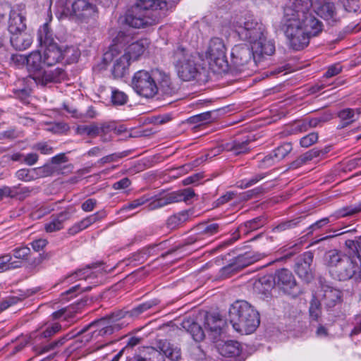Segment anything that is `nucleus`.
<instances>
[{"instance_id": "nucleus-1", "label": "nucleus", "mask_w": 361, "mask_h": 361, "mask_svg": "<svg viewBox=\"0 0 361 361\" xmlns=\"http://www.w3.org/2000/svg\"><path fill=\"white\" fill-rule=\"evenodd\" d=\"M312 6L329 23L338 20L335 5L331 1L322 0L321 4H316L312 0H290L283 8L278 29L284 34L295 50L305 48L310 38L322 30V23L310 11Z\"/></svg>"}, {"instance_id": "nucleus-2", "label": "nucleus", "mask_w": 361, "mask_h": 361, "mask_svg": "<svg viewBox=\"0 0 361 361\" xmlns=\"http://www.w3.org/2000/svg\"><path fill=\"white\" fill-rule=\"evenodd\" d=\"M157 304V300H151L140 304L130 311L118 310L114 312L109 316L91 322L79 331L76 335L83 334L81 341L85 343L97 339L99 336L111 335L114 331L121 329L126 325L124 322H118L119 320L127 317H136Z\"/></svg>"}, {"instance_id": "nucleus-3", "label": "nucleus", "mask_w": 361, "mask_h": 361, "mask_svg": "<svg viewBox=\"0 0 361 361\" xmlns=\"http://www.w3.org/2000/svg\"><path fill=\"white\" fill-rule=\"evenodd\" d=\"M166 11L165 0H137L126 13L124 22L133 28H146L157 24Z\"/></svg>"}, {"instance_id": "nucleus-4", "label": "nucleus", "mask_w": 361, "mask_h": 361, "mask_svg": "<svg viewBox=\"0 0 361 361\" xmlns=\"http://www.w3.org/2000/svg\"><path fill=\"white\" fill-rule=\"evenodd\" d=\"M229 320L241 334L253 333L260 323L259 312L245 300L235 301L229 309Z\"/></svg>"}, {"instance_id": "nucleus-5", "label": "nucleus", "mask_w": 361, "mask_h": 361, "mask_svg": "<svg viewBox=\"0 0 361 361\" xmlns=\"http://www.w3.org/2000/svg\"><path fill=\"white\" fill-rule=\"evenodd\" d=\"M171 60L178 76L184 81L199 79L205 72L198 55L185 47H177L173 52Z\"/></svg>"}, {"instance_id": "nucleus-6", "label": "nucleus", "mask_w": 361, "mask_h": 361, "mask_svg": "<svg viewBox=\"0 0 361 361\" xmlns=\"http://www.w3.org/2000/svg\"><path fill=\"white\" fill-rule=\"evenodd\" d=\"M345 245L352 252L345 258L334 276L339 281L361 279V237L345 240Z\"/></svg>"}, {"instance_id": "nucleus-7", "label": "nucleus", "mask_w": 361, "mask_h": 361, "mask_svg": "<svg viewBox=\"0 0 361 361\" xmlns=\"http://www.w3.org/2000/svg\"><path fill=\"white\" fill-rule=\"evenodd\" d=\"M56 15L59 19L71 18L81 22L92 17L97 11L96 6L86 0H57Z\"/></svg>"}, {"instance_id": "nucleus-8", "label": "nucleus", "mask_w": 361, "mask_h": 361, "mask_svg": "<svg viewBox=\"0 0 361 361\" xmlns=\"http://www.w3.org/2000/svg\"><path fill=\"white\" fill-rule=\"evenodd\" d=\"M195 196L193 189L190 188L173 191L171 192H160L154 196L147 195L146 208L149 211L162 208L168 204L179 202H188Z\"/></svg>"}, {"instance_id": "nucleus-9", "label": "nucleus", "mask_w": 361, "mask_h": 361, "mask_svg": "<svg viewBox=\"0 0 361 361\" xmlns=\"http://www.w3.org/2000/svg\"><path fill=\"white\" fill-rule=\"evenodd\" d=\"M160 74L159 70H154L151 73L141 70L137 71L132 79V87L137 94L152 98L158 92L157 80Z\"/></svg>"}, {"instance_id": "nucleus-10", "label": "nucleus", "mask_w": 361, "mask_h": 361, "mask_svg": "<svg viewBox=\"0 0 361 361\" xmlns=\"http://www.w3.org/2000/svg\"><path fill=\"white\" fill-rule=\"evenodd\" d=\"M233 27L240 39L250 44L262 39L265 32L264 25L250 16L238 18L233 23Z\"/></svg>"}, {"instance_id": "nucleus-11", "label": "nucleus", "mask_w": 361, "mask_h": 361, "mask_svg": "<svg viewBox=\"0 0 361 361\" xmlns=\"http://www.w3.org/2000/svg\"><path fill=\"white\" fill-rule=\"evenodd\" d=\"M226 48L222 39L212 38L206 51V57L213 71L216 73L226 72L228 63L226 59Z\"/></svg>"}, {"instance_id": "nucleus-12", "label": "nucleus", "mask_w": 361, "mask_h": 361, "mask_svg": "<svg viewBox=\"0 0 361 361\" xmlns=\"http://www.w3.org/2000/svg\"><path fill=\"white\" fill-rule=\"evenodd\" d=\"M231 68L238 73L246 71H254L257 61L254 59L252 48L246 44H238L234 46L231 51Z\"/></svg>"}, {"instance_id": "nucleus-13", "label": "nucleus", "mask_w": 361, "mask_h": 361, "mask_svg": "<svg viewBox=\"0 0 361 361\" xmlns=\"http://www.w3.org/2000/svg\"><path fill=\"white\" fill-rule=\"evenodd\" d=\"M105 61H111L113 63L111 73L114 78H123L129 73L130 61L118 49V45H113L104 54Z\"/></svg>"}, {"instance_id": "nucleus-14", "label": "nucleus", "mask_w": 361, "mask_h": 361, "mask_svg": "<svg viewBox=\"0 0 361 361\" xmlns=\"http://www.w3.org/2000/svg\"><path fill=\"white\" fill-rule=\"evenodd\" d=\"M219 224L216 223L200 224L196 227L198 232L189 236L185 243V245L197 244L199 247H203L212 235L219 232Z\"/></svg>"}, {"instance_id": "nucleus-15", "label": "nucleus", "mask_w": 361, "mask_h": 361, "mask_svg": "<svg viewBox=\"0 0 361 361\" xmlns=\"http://www.w3.org/2000/svg\"><path fill=\"white\" fill-rule=\"evenodd\" d=\"M274 284L286 294L296 296V281L292 272L287 269H281L276 271L273 279Z\"/></svg>"}, {"instance_id": "nucleus-16", "label": "nucleus", "mask_w": 361, "mask_h": 361, "mask_svg": "<svg viewBox=\"0 0 361 361\" xmlns=\"http://www.w3.org/2000/svg\"><path fill=\"white\" fill-rule=\"evenodd\" d=\"M265 224L266 219L262 216L247 221L243 224H241L232 234V238L225 241L224 244L226 245H232L234 242L239 239L240 232H243L244 234L247 235L249 233L262 227Z\"/></svg>"}, {"instance_id": "nucleus-17", "label": "nucleus", "mask_w": 361, "mask_h": 361, "mask_svg": "<svg viewBox=\"0 0 361 361\" xmlns=\"http://www.w3.org/2000/svg\"><path fill=\"white\" fill-rule=\"evenodd\" d=\"M314 255L312 252H305L299 259H298L295 271L300 278L306 281H310L313 278L311 265L313 262Z\"/></svg>"}, {"instance_id": "nucleus-18", "label": "nucleus", "mask_w": 361, "mask_h": 361, "mask_svg": "<svg viewBox=\"0 0 361 361\" xmlns=\"http://www.w3.org/2000/svg\"><path fill=\"white\" fill-rule=\"evenodd\" d=\"M252 48L254 52V59L260 61L265 56H271L275 51L274 44L271 41H267L264 33L262 39L252 42Z\"/></svg>"}, {"instance_id": "nucleus-19", "label": "nucleus", "mask_w": 361, "mask_h": 361, "mask_svg": "<svg viewBox=\"0 0 361 361\" xmlns=\"http://www.w3.org/2000/svg\"><path fill=\"white\" fill-rule=\"evenodd\" d=\"M26 29L25 16L18 9L10 11L8 30L11 35L23 32Z\"/></svg>"}, {"instance_id": "nucleus-20", "label": "nucleus", "mask_w": 361, "mask_h": 361, "mask_svg": "<svg viewBox=\"0 0 361 361\" xmlns=\"http://www.w3.org/2000/svg\"><path fill=\"white\" fill-rule=\"evenodd\" d=\"M348 256L336 250H331L326 252L324 255V262L329 267L331 274L335 276L338 267L343 264L345 258Z\"/></svg>"}, {"instance_id": "nucleus-21", "label": "nucleus", "mask_w": 361, "mask_h": 361, "mask_svg": "<svg viewBox=\"0 0 361 361\" xmlns=\"http://www.w3.org/2000/svg\"><path fill=\"white\" fill-rule=\"evenodd\" d=\"M329 147H324L322 149L313 148L300 155L295 161H293L291 163V167L297 169L304 164H306L307 162L312 161L315 158H323L324 155L329 152Z\"/></svg>"}, {"instance_id": "nucleus-22", "label": "nucleus", "mask_w": 361, "mask_h": 361, "mask_svg": "<svg viewBox=\"0 0 361 361\" xmlns=\"http://www.w3.org/2000/svg\"><path fill=\"white\" fill-rule=\"evenodd\" d=\"M44 65L52 66L63 59L62 50L56 45L44 47L42 54Z\"/></svg>"}, {"instance_id": "nucleus-23", "label": "nucleus", "mask_w": 361, "mask_h": 361, "mask_svg": "<svg viewBox=\"0 0 361 361\" xmlns=\"http://www.w3.org/2000/svg\"><path fill=\"white\" fill-rule=\"evenodd\" d=\"M360 114L361 111L360 109L345 108L339 111L337 114L340 119L338 128H344L352 124L359 118Z\"/></svg>"}, {"instance_id": "nucleus-24", "label": "nucleus", "mask_w": 361, "mask_h": 361, "mask_svg": "<svg viewBox=\"0 0 361 361\" xmlns=\"http://www.w3.org/2000/svg\"><path fill=\"white\" fill-rule=\"evenodd\" d=\"M70 218V213L65 210L51 216V221L44 224V229L47 233L60 231L63 228V223Z\"/></svg>"}, {"instance_id": "nucleus-25", "label": "nucleus", "mask_w": 361, "mask_h": 361, "mask_svg": "<svg viewBox=\"0 0 361 361\" xmlns=\"http://www.w3.org/2000/svg\"><path fill=\"white\" fill-rule=\"evenodd\" d=\"M44 65L42 53L39 51H32L27 56V69L32 77L42 70Z\"/></svg>"}, {"instance_id": "nucleus-26", "label": "nucleus", "mask_w": 361, "mask_h": 361, "mask_svg": "<svg viewBox=\"0 0 361 361\" xmlns=\"http://www.w3.org/2000/svg\"><path fill=\"white\" fill-rule=\"evenodd\" d=\"M252 286L255 293L267 297L274 286L273 278L271 276H264L256 279Z\"/></svg>"}, {"instance_id": "nucleus-27", "label": "nucleus", "mask_w": 361, "mask_h": 361, "mask_svg": "<svg viewBox=\"0 0 361 361\" xmlns=\"http://www.w3.org/2000/svg\"><path fill=\"white\" fill-rule=\"evenodd\" d=\"M10 42L16 49L25 50L30 47L32 39L29 34L23 31L11 35Z\"/></svg>"}, {"instance_id": "nucleus-28", "label": "nucleus", "mask_w": 361, "mask_h": 361, "mask_svg": "<svg viewBox=\"0 0 361 361\" xmlns=\"http://www.w3.org/2000/svg\"><path fill=\"white\" fill-rule=\"evenodd\" d=\"M292 145L289 142L283 143L276 148L271 154L266 156L263 161L267 164H271L274 161H279L285 158L292 150Z\"/></svg>"}, {"instance_id": "nucleus-29", "label": "nucleus", "mask_w": 361, "mask_h": 361, "mask_svg": "<svg viewBox=\"0 0 361 361\" xmlns=\"http://www.w3.org/2000/svg\"><path fill=\"white\" fill-rule=\"evenodd\" d=\"M37 40L42 47L56 45L49 23H45L37 31Z\"/></svg>"}, {"instance_id": "nucleus-30", "label": "nucleus", "mask_w": 361, "mask_h": 361, "mask_svg": "<svg viewBox=\"0 0 361 361\" xmlns=\"http://www.w3.org/2000/svg\"><path fill=\"white\" fill-rule=\"evenodd\" d=\"M157 83L158 91H161L165 96H172L177 92V88L172 85L169 76L161 71Z\"/></svg>"}, {"instance_id": "nucleus-31", "label": "nucleus", "mask_w": 361, "mask_h": 361, "mask_svg": "<svg viewBox=\"0 0 361 361\" xmlns=\"http://www.w3.org/2000/svg\"><path fill=\"white\" fill-rule=\"evenodd\" d=\"M322 288L324 292L323 300L324 305L328 308L334 307L336 303L341 300V291L329 286H325Z\"/></svg>"}, {"instance_id": "nucleus-32", "label": "nucleus", "mask_w": 361, "mask_h": 361, "mask_svg": "<svg viewBox=\"0 0 361 361\" xmlns=\"http://www.w3.org/2000/svg\"><path fill=\"white\" fill-rule=\"evenodd\" d=\"M159 348L172 361H178L181 357L180 349L166 340L159 342Z\"/></svg>"}, {"instance_id": "nucleus-33", "label": "nucleus", "mask_w": 361, "mask_h": 361, "mask_svg": "<svg viewBox=\"0 0 361 361\" xmlns=\"http://www.w3.org/2000/svg\"><path fill=\"white\" fill-rule=\"evenodd\" d=\"M145 49L146 46L143 41H136L129 44L123 54L127 56L130 61H134L143 54Z\"/></svg>"}, {"instance_id": "nucleus-34", "label": "nucleus", "mask_w": 361, "mask_h": 361, "mask_svg": "<svg viewBox=\"0 0 361 361\" xmlns=\"http://www.w3.org/2000/svg\"><path fill=\"white\" fill-rule=\"evenodd\" d=\"M44 171L42 168L21 169L17 171L16 176L20 180L30 182L39 178Z\"/></svg>"}, {"instance_id": "nucleus-35", "label": "nucleus", "mask_w": 361, "mask_h": 361, "mask_svg": "<svg viewBox=\"0 0 361 361\" xmlns=\"http://www.w3.org/2000/svg\"><path fill=\"white\" fill-rule=\"evenodd\" d=\"M183 327L189 332L195 341H201L204 338V332L202 328L196 322L186 320L183 322Z\"/></svg>"}, {"instance_id": "nucleus-36", "label": "nucleus", "mask_w": 361, "mask_h": 361, "mask_svg": "<svg viewBox=\"0 0 361 361\" xmlns=\"http://www.w3.org/2000/svg\"><path fill=\"white\" fill-rule=\"evenodd\" d=\"M219 352L224 357H238L241 353L240 345L237 341H230L219 348Z\"/></svg>"}, {"instance_id": "nucleus-37", "label": "nucleus", "mask_w": 361, "mask_h": 361, "mask_svg": "<svg viewBox=\"0 0 361 361\" xmlns=\"http://www.w3.org/2000/svg\"><path fill=\"white\" fill-rule=\"evenodd\" d=\"M223 320L217 314H207L204 318V327L207 330L219 333L221 331Z\"/></svg>"}, {"instance_id": "nucleus-38", "label": "nucleus", "mask_w": 361, "mask_h": 361, "mask_svg": "<svg viewBox=\"0 0 361 361\" xmlns=\"http://www.w3.org/2000/svg\"><path fill=\"white\" fill-rule=\"evenodd\" d=\"M188 219L189 215L188 212L182 211L169 217L166 224L168 228L170 229H174L182 226L188 220Z\"/></svg>"}, {"instance_id": "nucleus-39", "label": "nucleus", "mask_w": 361, "mask_h": 361, "mask_svg": "<svg viewBox=\"0 0 361 361\" xmlns=\"http://www.w3.org/2000/svg\"><path fill=\"white\" fill-rule=\"evenodd\" d=\"M249 143L250 142L247 140L242 142L235 140L233 142L226 143V151L232 152L234 154L238 155L249 151Z\"/></svg>"}, {"instance_id": "nucleus-40", "label": "nucleus", "mask_w": 361, "mask_h": 361, "mask_svg": "<svg viewBox=\"0 0 361 361\" xmlns=\"http://www.w3.org/2000/svg\"><path fill=\"white\" fill-rule=\"evenodd\" d=\"M22 262L20 261H13L12 256L10 254H6L0 256V273L13 269L21 267Z\"/></svg>"}, {"instance_id": "nucleus-41", "label": "nucleus", "mask_w": 361, "mask_h": 361, "mask_svg": "<svg viewBox=\"0 0 361 361\" xmlns=\"http://www.w3.org/2000/svg\"><path fill=\"white\" fill-rule=\"evenodd\" d=\"M106 214L104 212H96L90 215L79 222H77L81 231L88 228L90 225L104 218Z\"/></svg>"}, {"instance_id": "nucleus-42", "label": "nucleus", "mask_w": 361, "mask_h": 361, "mask_svg": "<svg viewBox=\"0 0 361 361\" xmlns=\"http://www.w3.org/2000/svg\"><path fill=\"white\" fill-rule=\"evenodd\" d=\"M31 78L35 81L37 84H40L42 85H46L49 82H54L55 79L50 71H42V70L32 75Z\"/></svg>"}, {"instance_id": "nucleus-43", "label": "nucleus", "mask_w": 361, "mask_h": 361, "mask_svg": "<svg viewBox=\"0 0 361 361\" xmlns=\"http://www.w3.org/2000/svg\"><path fill=\"white\" fill-rule=\"evenodd\" d=\"M130 154V151H123L121 152H115L104 156L97 161V164L103 166L106 164L118 161L119 159L127 157Z\"/></svg>"}, {"instance_id": "nucleus-44", "label": "nucleus", "mask_w": 361, "mask_h": 361, "mask_svg": "<svg viewBox=\"0 0 361 361\" xmlns=\"http://www.w3.org/2000/svg\"><path fill=\"white\" fill-rule=\"evenodd\" d=\"M63 59L68 63L76 62L80 56L79 49L73 46L66 47L63 51Z\"/></svg>"}, {"instance_id": "nucleus-45", "label": "nucleus", "mask_w": 361, "mask_h": 361, "mask_svg": "<svg viewBox=\"0 0 361 361\" xmlns=\"http://www.w3.org/2000/svg\"><path fill=\"white\" fill-rule=\"evenodd\" d=\"M87 300H81L75 304H72L71 305L65 307L64 312V320H69L74 317L75 314L78 312L79 310L82 308L86 305Z\"/></svg>"}, {"instance_id": "nucleus-46", "label": "nucleus", "mask_w": 361, "mask_h": 361, "mask_svg": "<svg viewBox=\"0 0 361 361\" xmlns=\"http://www.w3.org/2000/svg\"><path fill=\"white\" fill-rule=\"evenodd\" d=\"M361 212V203L355 205L344 207L338 209L336 214L338 218L353 215Z\"/></svg>"}, {"instance_id": "nucleus-47", "label": "nucleus", "mask_w": 361, "mask_h": 361, "mask_svg": "<svg viewBox=\"0 0 361 361\" xmlns=\"http://www.w3.org/2000/svg\"><path fill=\"white\" fill-rule=\"evenodd\" d=\"M77 133L78 134H86L88 136L96 137L99 135L98 126L96 124L78 126Z\"/></svg>"}, {"instance_id": "nucleus-48", "label": "nucleus", "mask_w": 361, "mask_h": 361, "mask_svg": "<svg viewBox=\"0 0 361 361\" xmlns=\"http://www.w3.org/2000/svg\"><path fill=\"white\" fill-rule=\"evenodd\" d=\"M310 316L313 320H317L320 317L322 311H321V305L319 300L316 298H313L310 302V305L309 308Z\"/></svg>"}, {"instance_id": "nucleus-49", "label": "nucleus", "mask_w": 361, "mask_h": 361, "mask_svg": "<svg viewBox=\"0 0 361 361\" xmlns=\"http://www.w3.org/2000/svg\"><path fill=\"white\" fill-rule=\"evenodd\" d=\"M111 102L115 106L123 105L127 102L128 96L121 91L114 90L111 92Z\"/></svg>"}, {"instance_id": "nucleus-50", "label": "nucleus", "mask_w": 361, "mask_h": 361, "mask_svg": "<svg viewBox=\"0 0 361 361\" xmlns=\"http://www.w3.org/2000/svg\"><path fill=\"white\" fill-rule=\"evenodd\" d=\"M148 200L149 199H147V195H145L123 205V207L121 209L120 212H122L127 210L136 209L138 207L146 204Z\"/></svg>"}, {"instance_id": "nucleus-51", "label": "nucleus", "mask_w": 361, "mask_h": 361, "mask_svg": "<svg viewBox=\"0 0 361 361\" xmlns=\"http://www.w3.org/2000/svg\"><path fill=\"white\" fill-rule=\"evenodd\" d=\"M61 329V325L59 323H54L51 326H47L39 335L40 338H47L53 336Z\"/></svg>"}, {"instance_id": "nucleus-52", "label": "nucleus", "mask_w": 361, "mask_h": 361, "mask_svg": "<svg viewBox=\"0 0 361 361\" xmlns=\"http://www.w3.org/2000/svg\"><path fill=\"white\" fill-rule=\"evenodd\" d=\"M212 119V111H206L193 116H191L188 120L189 122L194 124H201L202 123H207Z\"/></svg>"}, {"instance_id": "nucleus-53", "label": "nucleus", "mask_w": 361, "mask_h": 361, "mask_svg": "<svg viewBox=\"0 0 361 361\" xmlns=\"http://www.w3.org/2000/svg\"><path fill=\"white\" fill-rule=\"evenodd\" d=\"M30 255V249L27 246L16 247L13 250V257L18 259L26 260Z\"/></svg>"}, {"instance_id": "nucleus-54", "label": "nucleus", "mask_w": 361, "mask_h": 361, "mask_svg": "<svg viewBox=\"0 0 361 361\" xmlns=\"http://www.w3.org/2000/svg\"><path fill=\"white\" fill-rule=\"evenodd\" d=\"M329 222L330 219L329 217H325L317 221L307 228V235L312 234L314 231L321 229L322 227L327 225Z\"/></svg>"}, {"instance_id": "nucleus-55", "label": "nucleus", "mask_w": 361, "mask_h": 361, "mask_svg": "<svg viewBox=\"0 0 361 361\" xmlns=\"http://www.w3.org/2000/svg\"><path fill=\"white\" fill-rule=\"evenodd\" d=\"M264 177H265V175H264L262 173L256 174V175H255L253 177H252L250 179L242 180L240 182L239 187L240 188H249V187L256 184L259 180H262Z\"/></svg>"}, {"instance_id": "nucleus-56", "label": "nucleus", "mask_w": 361, "mask_h": 361, "mask_svg": "<svg viewBox=\"0 0 361 361\" xmlns=\"http://www.w3.org/2000/svg\"><path fill=\"white\" fill-rule=\"evenodd\" d=\"M13 92L16 98L23 102H25L30 94L31 90L28 87H24L23 88H15Z\"/></svg>"}, {"instance_id": "nucleus-57", "label": "nucleus", "mask_w": 361, "mask_h": 361, "mask_svg": "<svg viewBox=\"0 0 361 361\" xmlns=\"http://www.w3.org/2000/svg\"><path fill=\"white\" fill-rule=\"evenodd\" d=\"M318 140L317 133H311L300 139V144L302 147H309L314 144Z\"/></svg>"}, {"instance_id": "nucleus-58", "label": "nucleus", "mask_w": 361, "mask_h": 361, "mask_svg": "<svg viewBox=\"0 0 361 361\" xmlns=\"http://www.w3.org/2000/svg\"><path fill=\"white\" fill-rule=\"evenodd\" d=\"M329 118L328 116H322L320 117L312 118L308 120H305L303 121V125L305 126H308L309 127L311 128H315L319 126L321 123L326 122L327 121H329Z\"/></svg>"}, {"instance_id": "nucleus-59", "label": "nucleus", "mask_w": 361, "mask_h": 361, "mask_svg": "<svg viewBox=\"0 0 361 361\" xmlns=\"http://www.w3.org/2000/svg\"><path fill=\"white\" fill-rule=\"evenodd\" d=\"M32 149L39 151L42 154H51L53 153V147L46 142L36 143L33 145Z\"/></svg>"}, {"instance_id": "nucleus-60", "label": "nucleus", "mask_w": 361, "mask_h": 361, "mask_svg": "<svg viewBox=\"0 0 361 361\" xmlns=\"http://www.w3.org/2000/svg\"><path fill=\"white\" fill-rule=\"evenodd\" d=\"M11 62L18 67L24 65L27 66V56L19 54H12L11 56Z\"/></svg>"}, {"instance_id": "nucleus-61", "label": "nucleus", "mask_w": 361, "mask_h": 361, "mask_svg": "<svg viewBox=\"0 0 361 361\" xmlns=\"http://www.w3.org/2000/svg\"><path fill=\"white\" fill-rule=\"evenodd\" d=\"M341 71L342 66L339 63L334 64L328 68L326 72L324 75V77L326 78L334 77L339 74Z\"/></svg>"}, {"instance_id": "nucleus-62", "label": "nucleus", "mask_w": 361, "mask_h": 361, "mask_svg": "<svg viewBox=\"0 0 361 361\" xmlns=\"http://www.w3.org/2000/svg\"><path fill=\"white\" fill-rule=\"evenodd\" d=\"M16 189L13 188V187L3 186L0 188V200L4 197H16Z\"/></svg>"}, {"instance_id": "nucleus-63", "label": "nucleus", "mask_w": 361, "mask_h": 361, "mask_svg": "<svg viewBox=\"0 0 361 361\" xmlns=\"http://www.w3.org/2000/svg\"><path fill=\"white\" fill-rule=\"evenodd\" d=\"M224 151H226V144L216 146L208 151V152L206 154V157H209V159H212L221 153H222Z\"/></svg>"}, {"instance_id": "nucleus-64", "label": "nucleus", "mask_w": 361, "mask_h": 361, "mask_svg": "<svg viewBox=\"0 0 361 361\" xmlns=\"http://www.w3.org/2000/svg\"><path fill=\"white\" fill-rule=\"evenodd\" d=\"M131 181L128 178H123L121 180L114 183L112 188L114 190H122L126 189L130 186Z\"/></svg>"}]
</instances>
